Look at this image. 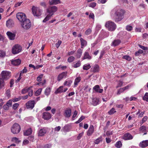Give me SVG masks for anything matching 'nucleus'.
<instances>
[{"label":"nucleus","instance_id":"obj_1","mask_svg":"<svg viewBox=\"0 0 148 148\" xmlns=\"http://www.w3.org/2000/svg\"><path fill=\"white\" fill-rule=\"evenodd\" d=\"M114 12L115 21L118 22L121 21L124 18V11L119 7L114 8L111 12V13L113 14Z\"/></svg>","mask_w":148,"mask_h":148},{"label":"nucleus","instance_id":"obj_2","mask_svg":"<svg viewBox=\"0 0 148 148\" xmlns=\"http://www.w3.org/2000/svg\"><path fill=\"white\" fill-rule=\"evenodd\" d=\"M22 27L24 29L27 30L29 29L31 27V23L30 20L27 19L21 23Z\"/></svg>","mask_w":148,"mask_h":148},{"label":"nucleus","instance_id":"obj_3","mask_svg":"<svg viewBox=\"0 0 148 148\" xmlns=\"http://www.w3.org/2000/svg\"><path fill=\"white\" fill-rule=\"evenodd\" d=\"M105 26L108 30L111 31H114L116 28V24L114 22L110 21L107 22Z\"/></svg>","mask_w":148,"mask_h":148},{"label":"nucleus","instance_id":"obj_4","mask_svg":"<svg viewBox=\"0 0 148 148\" xmlns=\"http://www.w3.org/2000/svg\"><path fill=\"white\" fill-rule=\"evenodd\" d=\"M32 10L34 16L38 17L40 16L42 13V10L39 8L33 6L32 8Z\"/></svg>","mask_w":148,"mask_h":148},{"label":"nucleus","instance_id":"obj_5","mask_svg":"<svg viewBox=\"0 0 148 148\" xmlns=\"http://www.w3.org/2000/svg\"><path fill=\"white\" fill-rule=\"evenodd\" d=\"M12 132L14 134L18 133L21 130L20 125L17 123H14L11 128Z\"/></svg>","mask_w":148,"mask_h":148},{"label":"nucleus","instance_id":"obj_6","mask_svg":"<svg viewBox=\"0 0 148 148\" xmlns=\"http://www.w3.org/2000/svg\"><path fill=\"white\" fill-rule=\"evenodd\" d=\"M11 73L7 71H3L1 73L0 77L4 80H7L10 78V77Z\"/></svg>","mask_w":148,"mask_h":148},{"label":"nucleus","instance_id":"obj_7","mask_svg":"<svg viewBox=\"0 0 148 148\" xmlns=\"http://www.w3.org/2000/svg\"><path fill=\"white\" fill-rule=\"evenodd\" d=\"M22 50L21 46L18 45H15L12 47V53L14 54H17Z\"/></svg>","mask_w":148,"mask_h":148},{"label":"nucleus","instance_id":"obj_8","mask_svg":"<svg viewBox=\"0 0 148 148\" xmlns=\"http://www.w3.org/2000/svg\"><path fill=\"white\" fill-rule=\"evenodd\" d=\"M16 17L18 20L20 22H22L25 19H27L25 14L22 12H18L16 14Z\"/></svg>","mask_w":148,"mask_h":148},{"label":"nucleus","instance_id":"obj_9","mask_svg":"<svg viewBox=\"0 0 148 148\" xmlns=\"http://www.w3.org/2000/svg\"><path fill=\"white\" fill-rule=\"evenodd\" d=\"M57 9L58 8L57 7L53 6L49 7L47 9V13L51 15V16H52L53 14L54 13L57 11Z\"/></svg>","mask_w":148,"mask_h":148},{"label":"nucleus","instance_id":"obj_10","mask_svg":"<svg viewBox=\"0 0 148 148\" xmlns=\"http://www.w3.org/2000/svg\"><path fill=\"white\" fill-rule=\"evenodd\" d=\"M35 104L34 101H29L26 103V107L27 109H32L34 107Z\"/></svg>","mask_w":148,"mask_h":148},{"label":"nucleus","instance_id":"obj_11","mask_svg":"<svg viewBox=\"0 0 148 148\" xmlns=\"http://www.w3.org/2000/svg\"><path fill=\"white\" fill-rule=\"evenodd\" d=\"M51 117V114L47 112H44L42 114V118L45 120H49Z\"/></svg>","mask_w":148,"mask_h":148},{"label":"nucleus","instance_id":"obj_12","mask_svg":"<svg viewBox=\"0 0 148 148\" xmlns=\"http://www.w3.org/2000/svg\"><path fill=\"white\" fill-rule=\"evenodd\" d=\"M67 72H65L59 74L57 77V80L60 81L61 79L63 78H66L67 76Z\"/></svg>","mask_w":148,"mask_h":148},{"label":"nucleus","instance_id":"obj_13","mask_svg":"<svg viewBox=\"0 0 148 148\" xmlns=\"http://www.w3.org/2000/svg\"><path fill=\"white\" fill-rule=\"evenodd\" d=\"M71 109L68 108L65 111L64 115L66 117L69 118L71 116Z\"/></svg>","mask_w":148,"mask_h":148},{"label":"nucleus","instance_id":"obj_14","mask_svg":"<svg viewBox=\"0 0 148 148\" xmlns=\"http://www.w3.org/2000/svg\"><path fill=\"white\" fill-rule=\"evenodd\" d=\"M132 136L129 133L125 134L123 137V138L125 140H131L133 138Z\"/></svg>","mask_w":148,"mask_h":148},{"label":"nucleus","instance_id":"obj_15","mask_svg":"<svg viewBox=\"0 0 148 148\" xmlns=\"http://www.w3.org/2000/svg\"><path fill=\"white\" fill-rule=\"evenodd\" d=\"M6 34L10 40H13L14 39L15 37V34H14L10 32H8L6 33Z\"/></svg>","mask_w":148,"mask_h":148},{"label":"nucleus","instance_id":"obj_16","mask_svg":"<svg viewBox=\"0 0 148 148\" xmlns=\"http://www.w3.org/2000/svg\"><path fill=\"white\" fill-rule=\"evenodd\" d=\"M139 145L142 148L148 146V140H143L140 142Z\"/></svg>","mask_w":148,"mask_h":148},{"label":"nucleus","instance_id":"obj_17","mask_svg":"<svg viewBox=\"0 0 148 148\" xmlns=\"http://www.w3.org/2000/svg\"><path fill=\"white\" fill-rule=\"evenodd\" d=\"M94 130V127H93V125H91L90 126V127L87 131V135L89 136H91L92 135V133H93Z\"/></svg>","mask_w":148,"mask_h":148},{"label":"nucleus","instance_id":"obj_18","mask_svg":"<svg viewBox=\"0 0 148 148\" xmlns=\"http://www.w3.org/2000/svg\"><path fill=\"white\" fill-rule=\"evenodd\" d=\"M47 131L45 129L43 128L40 129L38 133V136H42L44 135L46 133Z\"/></svg>","mask_w":148,"mask_h":148},{"label":"nucleus","instance_id":"obj_19","mask_svg":"<svg viewBox=\"0 0 148 148\" xmlns=\"http://www.w3.org/2000/svg\"><path fill=\"white\" fill-rule=\"evenodd\" d=\"M80 40L81 44V48H83L84 47L87 45V42L86 40L82 38L80 39Z\"/></svg>","mask_w":148,"mask_h":148},{"label":"nucleus","instance_id":"obj_20","mask_svg":"<svg viewBox=\"0 0 148 148\" xmlns=\"http://www.w3.org/2000/svg\"><path fill=\"white\" fill-rule=\"evenodd\" d=\"M99 88V86L98 85H96L93 88V90H94L96 92L101 93L103 92V90L102 89H100Z\"/></svg>","mask_w":148,"mask_h":148},{"label":"nucleus","instance_id":"obj_21","mask_svg":"<svg viewBox=\"0 0 148 148\" xmlns=\"http://www.w3.org/2000/svg\"><path fill=\"white\" fill-rule=\"evenodd\" d=\"M21 60L19 59H17L12 61L11 63L15 66H17L21 64Z\"/></svg>","mask_w":148,"mask_h":148},{"label":"nucleus","instance_id":"obj_22","mask_svg":"<svg viewBox=\"0 0 148 148\" xmlns=\"http://www.w3.org/2000/svg\"><path fill=\"white\" fill-rule=\"evenodd\" d=\"M91 58L92 57L89 55V53L87 52H85L84 54V56L82 58V59L83 60L86 59L90 60Z\"/></svg>","mask_w":148,"mask_h":148},{"label":"nucleus","instance_id":"obj_23","mask_svg":"<svg viewBox=\"0 0 148 148\" xmlns=\"http://www.w3.org/2000/svg\"><path fill=\"white\" fill-rule=\"evenodd\" d=\"M99 102V99L96 98H94L92 99V103L94 106H96L98 104Z\"/></svg>","mask_w":148,"mask_h":148},{"label":"nucleus","instance_id":"obj_24","mask_svg":"<svg viewBox=\"0 0 148 148\" xmlns=\"http://www.w3.org/2000/svg\"><path fill=\"white\" fill-rule=\"evenodd\" d=\"M32 130L31 128L28 129L27 130L24 132V134L25 136H28L32 134Z\"/></svg>","mask_w":148,"mask_h":148},{"label":"nucleus","instance_id":"obj_25","mask_svg":"<svg viewBox=\"0 0 148 148\" xmlns=\"http://www.w3.org/2000/svg\"><path fill=\"white\" fill-rule=\"evenodd\" d=\"M13 25V22L12 20L9 19L6 21V25L8 27H10Z\"/></svg>","mask_w":148,"mask_h":148},{"label":"nucleus","instance_id":"obj_26","mask_svg":"<svg viewBox=\"0 0 148 148\" xmlns=\"http://www.w3.org/2000/svg\"><path fill=\"white\" fill-rule=\"evenodd\" d=\"M121 42V41L119 39L114 40L112 43V45L116 46L118 45Z\"/></svg>","mask_w":148,"mask_h":148},{"label":"nucleus","instance_id":"obj_27","mask_svg":"<svg viewBox=\"0 0 148 148\" xmlns=\"http://www.w3.org/2000/svg\"><path fill=\"white\" fill-rule=\"evenodd\" d=\"M99 71V66L98 64H95L93 68L92 71L93 73L97 72Z\"/></svg>","mask_w":148,"mask_h":148},{"label":"nucleus","instance_id":"obj_28","mask_svg":"<svg viewBox=\"0 0 148 148\" xmlns=\"http://www.w3.org/2000/svg\"><path fill=\"white\" fill-rule=\"evenodd\" d=\"M60 3V0H51V1H49V4L50 5H56Z\"/></svg>","mask_w":148,"mask_h":148},{"label":"nucleus","instance_id":"obj_29","mask_svg":"<svg viewBox=\"0 0 148 148\" xmlns=\"http://www.w3.org/2000/svg\"><path fill=\"white\" fill-rule=\"evenodd\" d=\"M63 86H60L57 89L55 92V93L57 94L59 93H61L63 92Z\"/></svg>","mask_w":148,"mask_h":148},{"label":"nucleus","instance_id":"obj_30","mask_svg":"<svg viewBox=\"0 0 148 148\" xmlns=\"http://www.w3.org/2000/svg\"><path fill=\"white\" fill-rule=\"evenodd\" d=\"M82 53V50L80 49H79L77 51V54L76 55L77 57L79 58L81 57Z\"/></svg>","mask_w":148,"mask_h":148},{"label":"nucleus","instance_id":"obj_31","mask_svg":"<svg viewBox=\"0 0 148 148\" xmlns=\"http://www.w3.org/2000/svg\"><path fill=\"white\" fill-rule=\"evenodd\" d=\"M81 80V77H76L74 83V84L75 86H76L77 85L78 83L80 82Z\"/></svg>","mask_w":148,"mask_h":148},{"label":"nucleus","instance_id":"obj_32","mask_svg":"<svg viewBox=\"0 0 148 148\" xmlns=\"http://www.w3.org/2000/svg\"><path fill=\"white\" fill-rule=\"evenodd\" d=\"M51 89L50 88H47L45 91V94L47 96H48L50 93Z\"/></svg>","mask_w":148,"mask_h":148},{"label":"nucleus","instance_id":"obj_33","mask_svg":"<svg viewBox=\"0 0 148 148\" xmlns=\"http://www.w3.org/2000/svg\"><path fill=\"white\" fill-rule=\"evenodd\" d=\"M103 139L102 137L98 138L95 140L94 142V143L96 144H99L100 142L102 141Z\"/></svg>","mask_w":148,"mask_h":148},{"label":"nucleus","instance_id":"obj_34","mask_svg":"<svg viewBox=\"0 0 148 148\" xmlns=\"http://www.w3.org/2000/svg\"><path fill=\"white\" fill-rule=\"evenodd\" d=\"M4 79L0 77V88L3 87L4 86Z\"/></svg>","mask_w":148,"mask_h":148},{"label":"nucleus","instance_id":"obj_35","mask_svg":"<svg viewBox=\"0 0 148 148\" xmlns=\"http://www.w3.org/2000/svg\"><path fill=\"white\" fill-rule=\"evenodd\" d=\"M70 129V125H65L64 127V131L68 132L69 131Z\"/></svg>","mask_w":148,"mask_h":148},{"label":"nucleus","instance_id":"obj_36","mask_svg":"<svg viewBox=\"0 0 148 148\" xmlns=\"http://www.w3.org/2000/svg\"><path fill=\"white\" fill-rule=\"evenodd\" d=\"M122 144L121 141H119L117 142L115 144V146L116 147L120 148L121 147Z\"/></svg>","mask_w":148,"mask_h":148},{"label":"nucleus","instance_id":"obj_37","mask_svg":"<svg viewBox=\"0 0 148 148\" xmlns=\"http://www.w3.org/2000/svg\"><path fill=\"white\" fill-rule=\"evenodd\" d=\"M51 15L49 14H48L45 18L43 20V22H45L48 21L51 18Z\"/></svg>","mask_w":148,"mask_h":148},{"label":"nucleus","instance_id":"obj_38","mask_svg":"<svg viewBox=\"0 0 148 148\" xmlns=\"http://www.w3.org/2000/svg\"><path fill=\"white\" fill-rule=\"evenodd\" d=\"M91 67V66H90V64H88V65H84L83 67V69L84 70H88Z\"/></svg>","mask_w":148,"mask_h":148},{"label":"nucleus","instance_id":"obj_39","mask_svg":"<svg viewBox=\"0 0 148 148\" xmlns=\"http://www.w3.org/2000/svg\"><path fill=\"white\" fill-rule=\"evenodd\" d=\"M143 100L148 102V93L146 92L144 96L143 97Z\"/></svg>","mask_w":148,"mask_h":148},{"label":"nucleus","instance_id":"obj_40","mask_svg":"<svg viewBox=\"0 0 148 148\" xmlns=\"http://www.w3.org/2000/svg\"><path fill=\"white\" fill-rule=\"evenodd\" d=\"M74 59L75 58L73 56H71L68 58L67 61L69 62H73Z\"/></svg>","mask_w":148,"mask_h":148},{"label":"nucleus","instance_id":"obj_41","mask_svg":"<svg viewBox=\"0 0 148 148\" xmlns=\"http://www.w3.org/2000/svg\"><path fill=\"white\" fill-rule=\"evenodd\" d=\"M116 112V111L115 110V109L114 108H112L111 110H110L108 112V113L110 114H113L115 112Z\"/></svg>","mask_w":148,"mask_h":148},{"label":"nucleus","instance_id":"obj_42","mask_svg":"<svg viewBox=\"0 0 148 148\" xmlns=\"http://www.w3.org/2000/svg\"><path fill=\"white\" fill-rule=\"evenodd\" d=\"M81 64L80 61H79L76 64H73V67L75 68L78 67L80 66Z\"/></svg>","mask_w":148,"mask_h":148},{"label":"nucleus","instance_id":"obj_43","mask_svg":"<svg viewBox=\"0 0 148 148\" xmlns=\"http://www.w3.org/2000/svg\"><path fill=\"white\" fill-rule=\"evenodd\" d=\"M42 88H39V89H38L36 91V92L35 93V95L36 96H38L40 95L42 91Z\"/></svg>","mask_w":148,"mask_h":148},{"label":"nucleus","instance_id":"obj_44","mask_svg":"<svg viewBox=\"0 0 148 148\" xmlns=\"http://www.w3.org/2000/svg\"><path fill=\"white\" fill-rule=\"evenodd\" d=\"M146 6L144 4H140L138 6V8L140 10H144Z\"/></svg>","mask_w":148,"mask_h":148},{"label":"nucleus","instance_id":"obj_45","mask_svg":"<svg viewBox=\"0 0 148 148\" xmlns=\"http://www.w3.org/2000/svg\"><path fill=\"white\" fill-rule=\"evenodd\" d=\"M124 91V90L123 88H121L118 90L117 94L118 95H120L121 93L123 92Z\"/></svg>","mask_w":148,"mask_h":148},{"label":"nucleus","instance_id":"obj_46","mask_svg":"<svg viewBox=\"0 0 148 148\" xmlns=\"http://www.w3.org/2000/svg\"><path fill=\"white\" fill-rule=\"evenodd\" d=\"M19 104L18 103H14L12 107V109L14 110H16L19 106Z\"/></svg>","mask_w":148,"mask_h":148},{"label":"nucleus","instance_id":"obj_47","mask_svg":"<svg viewBox=\"0 0 148 148\" xmlns=\"http://www.w3.org/2000/svg\"><path fill=\"white\" fill-rule=\"evenodd\" d=\"M92 32V30L90 29H87L85 32V34L86 35H89Z\"/></svg>","mask_w":148,"mask_h":148},{"label":"nucleus","instance_id":"obj_48","mask_svg":"<svg viewBox=\"0 0 148 148\" xmlns=\"http://www.w3.org/2000/svg\"><path fill=\"white\" fill-rule=\"evenodd\" d=\"M21 99V98L20 97L18 98H15L12 99V102H15L19 101Z\"/></svg>","mask_w":148,"mask_h":148},{"label":"nucleus","instance_id":"obj_49","mask_svg":"<svg viewBox=\"0 0 148 148\" xmlns=\"http://www.w3.org/2000/svg\"><path fill=\"white\" fill-rule=\"evenodd\" d=\"M123 58L128 61H130L131 60V58L129 56L127 55L123 56Z\"/></svg>","mask_w":148,"mask_h":148},{"label":"nucleus","instance_id":"obj_50","mask_svg":"<svg viewBox=\"0 0 148 148\" xmlns=\"http://www.w3.org/2000/svg\"><path fill=\"white\" fill-rule=\"evenodd\" d=\"M30 88H27V89H24L22 90L21 93L22 94H24L27 92L29 91Z\"/></svg>","mask_w":148,"mask_h":148},{"label":"nucleus","instance_id":"obj_51","mask_svg":"<svg viewBox=\"0 0 148 148\" xmlns=\"http://www.w3.org/2000/svg\"><path fill=\"white\" fill-rule=\"evenodd\" d=\"M12 100H9L6 103V104L9 107L12 106Z\"/></svg>","mask_w":148,"mask_h":148},{"label":"nucleus","instance_id":"obj_52","mask_svg":"<svg viewBox=\"0 0 148 148\" xmlns=\"http://www.w3.org/2000/svg\"><path fill=\"white\" fill-rule=\"evenodd\" d=\"M126 29L128 31H131L132 29V27L131 26L128 25L126 27Z\"/></svg>","mask_w":148,"mask_h":148},{"label":"nucleus","instance_id":"obj_53","mask_svg":"<svg viewBox=\"0 0 148 148\" xmlns=\"http://www.w3.org/2000/svg\"><path fill=\"white\" fill-rule=\"evenodd\" d=\"M84 134V132H81L80 133H79L78 136H77V139L78 140H79L80 138H81V137H82V136H83Z\"/></svg>","mask_w":148,"mask_h":148},{"label":"nucleus","instance_id":"obj_54","mask_svg":"<svg viewBox=\"0 0 148 148\" xmlns=\"http://www.w3.org/2000/svg\"><path fill=\"white\" fill-rule=\"evenodd\" d=\"M28 92V95L29 96H32L33 95V90L30 88V89H29V91Z\"/></svg>","mask_w":148,"mask_h":148},{"label":"nucleus","instance_id":"obj_55","mask_svg":"<svg viewBox=\"0 0 148 148\" xmlns=\"http://www.w3.org/2000/svg\"><path fill=\"white\" fill-rule=\"evenodd\" d=\"M96 5V3L95 2H92L90 4L89 6L92 8H94Z\"/></svg>","mask_w":148,"mask_h":148},{"label":"nucleus","instance_id":"obj_56","mask_svg":"<svg viewBox=\"0 0 148 148\" xmlns=\"http://www.w3.org/2000/svg\"><path fill=\"white\" fill-rule=\"evenodd\" d=\"M5 53L3 51H0V57H3L5 56Z\"/></svg>","mask_w":148,"mask_h":148},{"label":"nucleus","instance_id":"obj_57","mask_svg":"<svg viewBox=\"0 0 148 148\" xmlns=\"http://www.w3.org/2000/svg\"><path fill=\"white\" fill-rule=\"evenodd\" d=\"M43 77V75L41 74L39 75L37 78V80L38 81H40L41 80V78Z\"/></svg>","mask_w":148,"mask_h":148},{"label":"nucleus","instance_id":"obj_58","mask_svg":"<svg viewBox=\"0 0 148 148\" xmlns=\"http://www.w3.org/2000/svg\"><path fill=\"white\" fill-rule=\"evenodd\" d=\"M138 45L139 47L144 50H147L148 49V48L147 47L143 46L140 45Z\"/></svg>","mask_w":148,"mask_h":148},{"label":"nucleus","instance_id":"obj_59","mask_svg":"<svg viewBox=\"0 0 148 148\" xmlns=\"http://www.w3.org/2000/svg\"><path fill=\"white\" fill-rule=\"evenodd\" d=\"M89 18L94 19V15L93 13H90L89 15Z\"/></svg>","mask_w":148,"mask_h":148},{"label":"nucleus","instance_id":"obj_60","mask_svg":"<svg viewBox=\"0 0 148 148\" xmlns=\"http://www.w3.org/2000/svg\"><path fill=\"white\" fill-rule=\"evenodd\" d=\"M61 43V41L59 40L58 41V43L56 44V47L57 48H58L59 47Z\"/></svg>","mask_w":148,"mask_h":148},{"label":"nucleus","instance_id":"obj_61","mask_svg":"<svg viewBox=\"0 0 148 148\" xmlns=\"http://www.w3.org/2000/svg\"><path fill=\"white\" fill-rule=\"evenodd\" d=\"M140 130L143 132H145L146 130V127L144 126H142L140 128Z\"/></svg>","mask_w":148,"mask_h":148},{"label":"nucleus","instance_id":"obj_62","mask_svg":"<svg viewBox=\"0 0 148 148\" xmlns=\"http://www.w3.org/2000/svg\"><path fill=\"white\" fill-rule=\"evenodd\" d=\"M72 81L71 80H67V83L68 84H67V86H71V84L72 83Z\"/></svg>","mask_w":148,"mask_h":148},{"label":"nucleus","instance_id":"obj_63","mask_svg":"<svg viewBox=\"0 0 148 148\" xmlns=\"http://www.w3.org/2000/svg\"><path fill=\"white\" fill-rule=\"evenodd\" d=\"M29 143L28 140H24L23 142V144L24 145H26L28 144Z\"/></svg>","mask_w":148,"mask_h":148},{"label":"nucleus","instance_id":"obj_64","mask_svg":"<svg viewBox=\"0 0 148 148\" xmlns=\"http://www.w3.org/2000/svg\"><path fill=\"white\" fill-rule=\"evenodd\" d=\"M22 3V2H18L17 3H16L14 7H17L18 6H20Z\"/></svg>","mask_w":148,"mask_h":148}]
</instances>
